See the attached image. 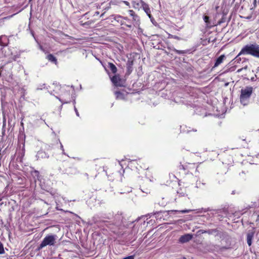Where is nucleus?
<instances>
[{"label": "nucleus", "instance_id": "obj_1", "mask_svg": "<svg viewBox=\"0 0 259 259\" xmlns=\"http://www.w3.org/2000/svg\"><path fill=\"white\" fill-rule=\"evenodd\" d=\"M197 163L194 160L190 159L188 161V160L184 159L183 162L180 163L179 169L180 170H182L185 174H192L196 169Z\"/></svg>", "mask_w": 259, "mask_h": 259}, {"label": "nucleus", "instance_id": "obj_2", "mask_svg": "<svg viewBox=\"0 0 259 259\" xmlns=\"http://www.w3.org/2000/svg\"><path fill=\"white\" fill-rule=\"evenodd\" d=\"M250 55L259 58V45L253 44L245 45L239 53V55Z\"/></svg>", "mask_w": 259, "mask_h": 259}, {"label": "nucleus", "instance_id": "obj_3", "mask_svg": "<svg viewBox=\"0 0 259 259\" xmlns=\"http://www.w3.org/2000/svg\"><path fill=\"white\" fill-rule=\"evenodd\" d=\"M253 91V89L251 87H246L244 89L241 90V95L240 97V100L242 104L246 105V101L250 97Z\"/></svg>", "mask_w": 259, "mask_h": 259}, {"label": "nucleus", "instance_id": "obj_4", "mask_svg": "<svg viewBox=\"0 0 259 259\" xmlns=\"http://www.w3.org/2000/svg\"><path fill=\"white\" fill-rule=\"evenodd\" d=\"M56 236L48 235L46 236L39 244L38 249H41L47 245L53 246L56 243Z\"/></svg>", "mask_w": 259, "mask_h": 259}, {"label": "nucleus", "instance_id": "obj_5", "mask_svg": "<svg viewBox=\"0 0 259 259\" xmlns=\"http://www.w3.org/2000/svg\"><path fill=\"white\" fill-rule=\"evenodd\" d=\"M113 19L119 23L121 26H125L131 28L133 25L132 21L126 17H122L119 15L112 16Z\"/></svg>", "mask_w": 259, "mask_h": 259}, {"label": "nucleus", "instance_id": "obj_6", "mask_svg": "<svg viewBox=\"0 0 259 259\" xmlns=\"http://www.w3.org/2000/svg\"><path fill=\"white\" fill-rule=\"evenodd\" d=\"M220 156V158L222 160V162L224 164L230 165L233 162V157L230 154V152L228 150L224 151L220 154H218Z\"/></svg>", "mask_w": 259, "mask_h": 259}, {"label": "nucleus", "instance_id": "obj_7", "mask_svg": "<svg viewBox=\"0 0 259 259\" xmlns=\"http://www.w3.org/2000/svg\"><path fill=\"white\" fill-rule=\"evenodd\" d=\"M71 95L69 91L63 89L60 95L59 100L63 104L68 103L70 101Z\"/></svg>", "mask_w": 259, "mask_h": 259}, {"label": "nucleus", "instance_id": "obj_8", "mask_svg": "<svg viewBox=\"0 0 259 259\" xmlns=\"http://www.w3.org/2000/svg\"><path fill=\"white\" fill-rule=\"evenodd\" d=\"M112 82L116 87H123L124 82L119 74H115L111 78Z\"/></svg>", "mask_w": 259, "mask_h": 259}, {"label": "nucleus", "instance_id": "obj_9", "mask_svg": "<svg viewBox=\"0 0 259 259\" xmlns=\"http://www.w3.org/2000/svg\"><path fill=\"white\" fill-rule=\"evenodd\" d=\"M133 65L134 60L128 59L126 63V72L125 75L128 76L132 73L133 70Z\"/></svg>", "mask_w": 259, "mask_h": 259}, {"label": "nucleus", "instance_id": "obj_10", "mask_svg": "<svg viewBox=\"0 0 259 259\" xmlns=\"http://www.w3.org/2000/svg\"><path fill=\"white\" fill-rule=\"evenodd\" d=\"M193 238V235L190 234H186L181 236L179 238V242L181 243H184L189 242Z\"/></svg>", "mask_w": 259, "mask_h": 259}, {"label": "nucleus", "instance_id": "obj_11", "mask_svg": "<svg viewBox=\"0 0 259 259\" xmlns=\"http://www.w3.org/2000/svg\"><path fill=\"white\" fill-rule=\"evenodd\" d=\"M226 59V56L225 55H221L219 58H218L215 62L214 63V65L212 67V70L218 67L220 65H221L223 61Z\"/></svg>", "mask_w": 259, "mask_h": 259}, {"label": "nucleus", "instance_id": "obj_12", "mask_svg": "<svg viewBox=\"0 0 259 259\" xmlns=\"http://www.w3.org/2000/svg\"><path fill=\"white\" fill-rule=\"evenodd\" d=\"M128 14L133 18V21L136 23L140 22V17L133 10H128Z\"/></svg>", "mask_w": 259, "mask_h": 259}, {"label": "nucleus", "instance_id": "obj_13", "mask_svg": "<svg viewBox=\"0 0 259 259\" xmlns=\"http://www.w3.org/2000/svg\"><path fill=\"white\" fill-rule=\"evenodd\" d=\"M184 90L186 92L192 96H194L196 91V89L195 88L188 85H185L184 88Z\"/></svg>", "mask_w": 259, "mask_h": 259}, {"label": "nucleus", "instance_id": "obj_14", "mask_svg": "<svg viewBox=\"0 0 259 259\" xmlns=\"http://www.w3.org/2000/svg\"><path fill=\"white\" fill-rule=\"evenodd\" d=\"M254 234V231L249 232L247 234V243L249 246L252 244V240L253 238Z\"/></svg>", "mask_w": 259, "mask_h": 259}, {"label": "nucleus", "instance_id": "obj_15", "mask_svg": "<svg viewBox=\"0 0 259 259\" xmlns=\"http://www.w3.org/2000/svg\"><path fill=\"white\" fill-rule=\"evenodd\" d=\"M141 3L142 4V7H143V10H144V11L149 16V17H151L150 10L148 5L146 4L142 0L141 1Z\"/></svg>", "mask_w": 259, "mask_h": 259}, {"label": "nucleus", "instance_id": "obj_16", "mask_svg": "<svg viewBox=\"0 0 259 259\" xmlns=\"http://www.w3.org/2000/svg\"><path fill=\"white\" fill-rule=\"evenodd\" d=\"M9 39L6 36H1L0 37V45L2 46H6L8 44Z\"/></svg>", "mask_w": 259, "mask_h": 259}, {"label": "nucleus", "instance_id": "obj_17", "mask_svg": "<svg viewBox=\"0 0 259 259\" xmlns=\"http://www.w3.org/2000/svg\"><path fill=\"white\" fill-rule=\"evenodd\" d=\"M46 58L50 62L54 63L57 65L58 64V61L57 58L52 54H50L47 55Z\"/></svg>", "mask_w": 259, "mask_h": 259}, {"label": "nucleus", "instance_id": "obj_18", "mask_svg": "<svg viewBox=\"0 0 259 259\" xmlns=\"http://www.w3.org/2000/svg\"><path fill=\"white\" fill-rule=\"evenodd\" d=\"M108 67L109 68L111 71L113 73H114V74L116 73V72L117 71V67H116V66L113 63L109 62L108 64Z\"/></svg>", "mask_w": 259, "mask_h": 259}, {"label": "nucleus", "instance_id": "obj_19", "mask_svg": "<svg viewBox=\"0 0 259 259\" xmlns=\"http://www.w3.org/2000/svg\"><path fill=\"white\" fill-rule=\"evenodd\" d=\"M141 163V161H140V159H139V160H131V161L130 162V163L129 164L130 165V166L132 167H135V168L137 169H139L137 165H139V163Z\"/></svg>", "mask_w": 259, "mask_h": 259}, {"label": "nucleus", "instance_id": "obj_20", "mask_svg": "<svg viewBox=\"0 0 259 259\" xmlns=\"http://www.w3.org/2000/svg\"><path fill=\"white\" fill-rule=\"evenodd\" d=\"M116 99L118 100H123L124 99V94L120 91H116L115 92Z\"/></svg>", "mask_w": 259, "mask_h": 259}, {"label": "nucleus", "instance_id": "obj_21", "mask_svg": "<svg viewBox=\"0 0 259 259\" xmlns=\"http://www.w3.org/2000/svg\"><path fill=\"white\" fill-rule=\"evenodd\" d=\"M18 154L21 157H23L25 154V145L24 143L23 144L22 148L21 149H20V151L18 152Z\"/></svg>", "mask_w": 259, "mask_h": 259}, {"label": "nucleus", "instance_id": "obj_22", "mask_svg": "<svg viewBox=\"0 0 259 259\" xmlns=\"http://www.w3.org/2000/svg\"><path fill=\"white\" fill-rule=\"evenodd\" d=\"M173 51L176 52L178 54H184L187 53V51L186 50H178L176 49L172 50Z\"/></svg>", "mask_w": 259, "mask_h": 259}, {"label": "nucleus", "instance_id": "obj_23", "mask_svg": "<svg viewBox=\"0 0 259 259\" xmlns=\"http://www.w3.org/2000/svg\"><path fill=\"white\" fill-rule=\"evenodd\" d=\"M203 20L207 24H209V17L208 16H204L203 17Z\"/></svg>", "mask_w": 259, "mask_h": 259}, {"label": "nucleus", "instance_id": "obj_24", "mask_svg": "<svg viewBox=\"0 0 259 259\" xmlns=\"http://www.w3.org/2000/svg\"><path fill=\"white\" fill-rule=\"evenodd\" d=\"M4 253H5V250H4L3 244L0 241V254H3Z\"/></svg>", "mask_w": 259, "mask_h": 259}, {"label": "nucleus", "instance_id": "obj_25", "mask_svg": "<svg viewBox=\"0 0 259 259\" xmlns=\"http://www.w3.org/2000/svg\"><path fill=\"white\" fill-rule=\"evenodd\" d=\"M240 55H239V54L238 55L235 57L234 59L235 62H237L238 63H240V62L241 61V58L239 57Z\"/></svg>", "mask_w": 259, "mask_h": 259}, {"label": "nucleus", "instance_id": "obj_26", "mask_svg": "<svg viewBox=\"0 0 259 259\" xmlns=\"http://www.w3.org/2000/svg\"><path fill=\"white\" fill-rule=\"evenodd\" d=\"M132 4H133V7L134 8L138 7L140 6L139 3H136L135 1H133Z\"/></svg>", "mask_w": 259, "mask_h": 259}, {"label": "nucleus", "instance_id": "obj_27", "mask_svg": "<svg viewBox=\"0 0 259 259\" xmlns=\"http://www.w3.org/2000/svg\"><path fill=\"white\" fill-rule=\"evenodd\" d=\"M253 214H255V215H256V222H259V213L258 212H254L253 213Z\"/></svg>", "mask_w": 259, "mask_h": 259}, {"label": "nucleus", "instance_id": "obj_28", "mask_svg": "<svg viewBox=\"0 0 259 259\" xmlns=\"http://www.w3.org/2000/svg\"><path fill=\"white\" fill-rule=\"evenodd\" d=\"M173 38L177 39L178 40H180L181 39V38L180 37H179L178 36H177V35H174Z\"/></svg>", "mask_w": 259, "mask_h": 259}, {"label": "nucleus", "instance_id": "obj_29", "mask_svg": "<svg viewBox=\"0 0 259 259\" xmlns=\"http://www.w3.org/2000/svg\"><path fill=\"white\" fill-rule=\"evenodd\" d=\"M122 2L123 3L127 6H128V7L130 6V3L128 2L124 1H122Z\"/></svg>", "mask_w": 259, "mask_h": 259}, {"label": "nucleus", "instance_id": "obj_30", "mask_svg": "<svg viewBox=\"0 0 259 259\" xmlns=\"http://www.w3.org/2000/svg\"><path fill=\"white\" fill-rule=\"evenodd\" d=\"M123 259H134V256L133 255H131V256L126 257Z\"/></svg>", "mask_w": 259, "mask_h": 259}, {"label": "nucleus", "instance_id": "obj_31", "mask_svg": "<svg viewBox=\"0 0 259 259\" xmlns=\"http://www.w3.org/2000/svg\"><path fill=\"white\" fill-rule=\"evenodd\" d=\"M167 38H173V37H174V35L172 34H171L170 33H167Z\"/></svg>", "mask_w": 259, "mask_h": 259}, {"label": "nucleus", "instance_id": "obj_32", "mask_svg": "<svg viewBox=\"0 0 259 259\" xmlns=\"http://www.w3.org/2000/svg\"><path fill=\"white\" fill-rule=\"evenodd\" d=\"M190 210H180V211L182 213H186L189 212Z\"/></svg>", "mask_w": 259, "mask_h": 259}, {"label": "nucleus", "instance_id": "obj_33", "mask_svg": "<svg viewBox=\"0 0 259 259\" xmlns=\"http://www.w3.org/2000/svg\"><path fill=\"white\" fill-rule=\"evenodd\" d=\"M3 67H4V66H1V67H0V77H1V75H2V69H3Z\"/></svg>", "mask_w": 259, "mask_h": 259}, {"label": "nucleus", "instance_id": "obj_34", "mask_svg": "<svg viewBox=\"0 0 259 259\" xmlns=\"http://www.w3.org/2000/svg\"><path fill=\"white\" fill-rule=\"evenodd\" d=\"M203 233H207L208 234H210L211 233L210 230H209V231H204V232H203Z\"/></svg>", "mask_w": 259, "mask_h": 259}, {"label": "nucleus", "instance_id": "obj_35", "mask_svg": "<svg viewBox=\"0 0 259 259\" xmlns=\"http://www.w3.org/2000/svg\"><path fill=\"white\" fill-rule=\"evenodd\" d=\"M194 156V154H191V153H190V154H189V157H190V158H192Z\"/></svg>", "mask_w": 259, "mask_h": 259}, {"label": "nucleus", "instance_id": "obj_36", "mask_svg": "<svg viewBox=\"0 0 259 259\" xmlns=\"http://www.w3.org/2000/svg\"><path fill=\"white\" fill-rule=\"evenodd\" d=\"M256 0H254L253 1V4L254 5V7L256 6Z\"/></svg>", "mask_w": 259, "mask_h": 259}, {"label": "nucleus", "instance_id": "obj_37", "mask_svg": "<svg viewBox=\"0 0 259 259\" xmlns=\"http://www.w3.org/2000/svg\"><path fill=\"white\" fill-rule=\"evenodd\" d=\"M75 112H76V113L77 115V116H79L78 112V111H77V110H76V108H75Z\"/></svg>", "mask_w": 259, "mask_h": 259}, {"label": "nucleus", "instance_id": "obj_38", "mask_svg": "<svg viewBox=\"0 0 259 259\" xmlns=\"http://www.w3.org/2000/svg\"><path fill=\"white\" fill-rule=\"evenodd\" d=\"M42 153H44V152L39 151L38 154V155H40V154H42Z\"/></svg>", "mask_w": 259, "mask_h": 259}, {"label": "nucleus", "instance_id": "obj_39", "mask_svg": "<svg viewBox=\"0 0 259 259\" xmlns=\"http://www.w3.org/2000/svg\"><path fill=\"white\" fill-rule=\"evenodd\" d=\"M95 14H96L97 15H99V12H95Z\"/></svg>", "mask_w": 259, "mask_h": 259}, {"label": "nucleus", "instance_id": "obj_40", "mask_svg": "<svg viewBox=\"0 0 259 259\" xmlns=\"http://www.w3.org/2000/svg\"><path fill=\"white\" fill-rule=\"evenodd\" d=\"M241 70H242V69H240L238 70L237 72H240Z\"/></svg>", "mask_w": 259, "mask_h": 259}, {"label": "nucleus", "instance_id": "obj_41", "mask_svg": "<svg viewBox=\"0 0 259 259\" xmlns=\"http://www.w3.org/2000/svg\"><path fill=\"white\" fill-rule=\"evenodd\" d=\"M59 143H60V146H61V147L62 148H63V146L62 145L61 143L60 142H59Z\"/></svg>", "mask_w": 259, "mask_h": 259}, {"label": "nucleus", "instance_id": "obj_42", "mask_svg": "<svg viewBox=\"0 0 259 259\" xmlns=\"http://www.w3.org/2000/svg\"><path fill=\"white\" fill-rule=\"evenodd\" d=\"M235 215H237V212H235Z\"/></svg>", "mask_w": 259, "mask_h": 259}, {"label": "nucleus", "instance_id": "obj_43", "mask_svg": "<svg viewBox=\"0 0 259 259\" xmlns=\"http://www.w3.org/2000/svg\"><path fill=\"white\" fill-rule=\"evenodd\" d=\"M182 259H187L185 257H184Z\"/></svg>", "mask_w": 259, "mask_h": 259}, {"label": "nucleus", "instance_id": "obj_44", "mask_svg": "<svg viewBox=\"0 0 259 259\" xmlns=\"http://www.w3.org/2000/svg\"><path fill=\"white\" fill-rule=\"evenodd\" d=\"M171 211H177V210H171Z\"/></svg>", "mask_w": 259, "mask_h": 259}, {"label": "nucleus", "instance_id": "obj_45", "mask_svg": "<svg viewBox=\"0 0 259 259\" xmlns=\"http://www.w3.org/2000/svg\"><path fill=\"white\" fill-rule=\"evenodd\" d=\"M243 214V213H240V215H242V214Z\"/></svg>", "mask_w": 259, "mask_h": 259}, {"label": "nucleus", "instance_id": "obj_46", "mask_svg": "<svg viewBox=\"0 0 259 259\" xmlns=\"http://www.w3.org/2000/svg\"><path fill=\"white\" fill-rule=\"evenodd\" d=\"M65 35L66 36H68V35H66V34H65Z\"/></svg>", "mask_w": 259, "mask_h": 259}, {"label": "nucleus", "instance_id": "obj_47", "mask_svg": "<svg viewBox=\"0 0 259 259\" xmlns=\"http://www.w3.org/2000/svg\"><path fill=\"white\" fill-rule=\"evenodd\" d=\"M185 194H186V193H184V194H183V196H184V195H185Z\"/></svg>", "mask_w": 259, "mask_h": 259}]
</instances>
